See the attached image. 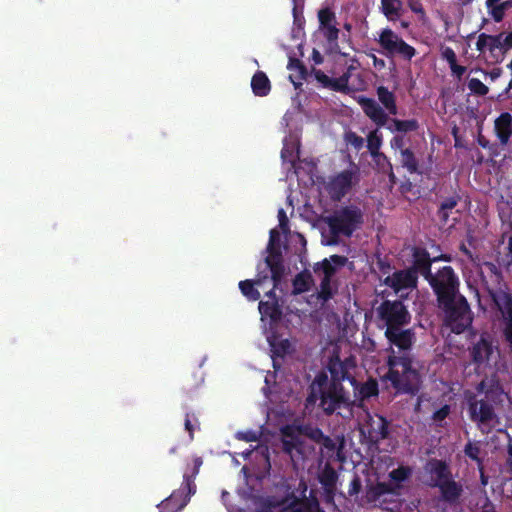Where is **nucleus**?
<instances>
[{"label": "nucleus", "mask_w": 512, "mask_h": 512, "mask_svg": "<svg viewBox=\"0 0 512 512\" xmlns=\"http://www.w3.org/2000/svg\"><path fill=\"white\" fill-rule=\"evenodd\" d=\"M421 274L437 295L439 307L445 313V324L454 333H462L471 325L472 315L467 300L458 293L459 280L454 270L450 266H444L432 274L430 265L425 264L421 268Z\"/></svg>", "instance_id": "obj_1"}, {"label": "nucleus", "mask_w": 512, "mask_h": 512, "mask_svg": "<svg viewBox=\"0 0 512 512\" xmlns=\"http://www.w3.org/2000/svg\"><path fill=\"white\" fill-rule=\"evenodd\" d=\"M351 387V392L343 386L338 379L329 382L325 373H319L310 385V394L307 397V405L315 404L320 400V406L326 413H333L340 408H349L356 400L363 401L378 394V384L375 380H369L361 385L349 376H342Z\"/></svg>", "instance_id": "obj_2"}, {"label": "nucleus", "mask_w": 512, "mask_h": 512, "mask_svg": "<svg viewBox=\"0 0 512 512\" xmlns=\"http://www.w3.org/2000/svg\"><path fill=\"white\" fill-rule=\"evenodd\" d=\"M329 438L322 431L309 425H287L281 429V442L283 451L289 455L294 470L305 468L307 461L315 454L312 442L323 443L327 446Z\"/></svg>", "instance_id": "obj_3"}, {"label": "nucleus", "mask_w": 512, "mask_h": 512, "mask_svg": "<svg viewBox=\"0 0 512 512\" xmlns=\"http://www.w3.org/2000/svg\"><path fill=\"white\" fill-rule=\"evenodd\" d=\"M379 326L385 327V336L389 341L388 350L399 349V352L411 349L415 334L411 329H403L410 322V314L400 301H384L377 308Z\"/></svg>", "instance_id": "obj_4"}, {"label": "nucleus", "mask_w": 512, "mask_h": 512, "mask_svg": "<svg viewBox=\"0 0 512 512\" xmlns=\"http://www.w3.org/2000/svg\"><path fill=\"white\" fill-rule=\"evenodd\" d=\"M479 273L484 287L500 313L503 334L512 349V295L503 289L502 274L495 264L483 263Z\"/></svg>", "instance_id": "obj_5"}, {"label": "nucleus", "mask_w": 512, "mask_h": 512, "mask_svg": "<svg viewBox=\"0 0 512 512\" xmlns=\"http://www.w3.org/2000/svg\"><path fill=\"white\" fill-rule=\"evenodd\" d=\"M410 350L399 352V349L393 348L389 352L387 363L389 366L388 378L392 385L401 393L414 394L420 387V375L412 367Z\"/></svg>", "instance_id": "obj_6"}, {"label": "nucleus", "mask_w": 512, "mask_h": 512, "mask_svg": "<svg viewBox=\"0 0 512 512\" xmlns=\"http://www.w3.org/2000/svg\"><path fill=\"white\" fill-rule=\"evenodd\" d=\"M378 101L366 96H359L357 102L364 114L379 128L386 126L389 115H396L398 108L396 96L384 86L376 89Z\"/></svg>", "instance_id": "obj_7"}, {"label": "nucleus", "mask_w": 512, "mask_h": 512, "mask_svg": "<svg viewBox=\"0 0 512 512\" xmlns=\"http://www.w3.org/2000/svg\"><path fill=\"white\" fill-rule=\"evenodd\" d=\"M334 238L350 237L363 223L362 211L353 205L341 207L324 218ZM337 239L327 241L328 245L337 244Z\"/></svg>", "instance_id": "obj_8"}, {"label": "nucleus", "mask_w": 512, "mask_h": 512, "mask_svg": "<svg viewBox=\"0 0 512 512\" xmlns=\"http://www.w3.org/2000/svg\"><path fill=\"white\" fill-rule=\"evenodd\" d=\"M349 413L356 415L359 432L366 442L377 443L387 437L388 422L384 417L371 414L362 405H358L356 410H350Z\"/></svg>", "instance_id": "obj_9"}, {"label": "nucleus", "mask_w": 512, "mask_h": 512, "mask_svg": "<svg viewBox=\"0 0 512 512\" xmlns=\"http://www.w3.org/2000/svg\"><path fill=\"white\" fill-rule=\"evenodd\" d=\"M466 398L470 420L482 433L491 432L499 424V418L493 406L484 399H477L474 394H469Z\"/></svg>", "instance_id": "obj_10"}, {"label": "nucleus", "mask_w": 512, "mask_h": 512, "mask_svg": "<svg viewBox=\"0 0 512 512\" xmlns=\"http://www.w3.org/2000/svg\"><path fill=\"white\" fill-rule=\"evenodd\" d=\"M376 41L386 56H400L410 61L416 55L415 48L406 43L390 28L380 30Z\"/></svg>", "instance_id": "obj_11"}, {"label": "nucleus", "mask_w": 512, "mask_h": 512, "mask_svg": "<svg viewBox=\"0 0 512 512\" xmlns=\"http://www.w3.org/2000/svg\"><path fill=\"white\" fill-rule=\"evenodd\" d=\"M347 261V258L339 255H332L330 260L325 259L323 262L318 263L315 266L314 272L315 277L319 281V297L323 300H328L334 291L332 284V277L335 274V267L343 266Z\"/></svg>", "instance_id": "obj_12"}, {"label": "nucleus", "mask_w": 512, "mask_h": 512, "mask_svg": "<svg viewBox=\"0 0 512 512\" xmlns=\"http://www.w3.org/2000/svg\"><path fill=\"white\" fill-rule=\"evenodd\" d=\"M355 182V173L349 170L342 171L331 177L325 185L329 196L336 201L344 197Z\"/></svg>", "instance_id": "obj_13"}, {"label": "nucleus", "mask_w": 512, "mask_h": 512, "mask_svg": "<svg viewBox=\"0 0 512 512\" xmlns=\"http://www.w3.org/2000/svg\"><path fill=\"white\" fill-rule=\"evenodd\" d=\"M416 282L417 273L415 270L398 271L385 279V284L390 286L396 293L414 288Z\"/></svg>", "instance_id": "obj_14"}, {"label": "nucleus", "mask_w": 512, "mask_h": 512, "mask_svg": "<svg viewBox=\"0 0 512 512\" xmlns=\"http://www.w3.org/2000/svg\"><path fill=\"white\" fill-rule=\"evenodd\" d=\"M496 354L497 351L492 344L484 338H481L471 349L473 362L478 366L488 365Z\"/></svg>", "instance_id": "obj_15"}, {"label": "nucleus", "mask_w": 512, "mask_h": 512, "mask_svg": "<svg viewBox=\"0 0 512 512\" xmlns=\"http://www.w3.org/2000/svg\"><path fill=\"white\" fill-rule=\"evenodd\" d=\"M494 131L499 143L507 145L512 136V115L508 112L501 113L494 120Z\"/></svg>", "instance_id": "obj_16"}, {"label": "nucleus", "mask_w": 512, "mask_h": 512, "mask_svg": "<svg viewBox=\"0 0 512 512\" xmlns=\"http://www.w3.org/2000/svg\"><path fill=\"white\" fill-rule=\"evenodd\" d=\"M425 470L430 476V485L434 487H438L441 485V483L451 477V473L447 465L439 460L429 461L425 467Z\"/></svg>", "instance_id": "obj_17"}, {"label": "nucleus", "mask_w": 512, "mask_h": 512, "mask_svg": "<svg viewBox=\"0 0 512 512\" xmlns=\"http://www.w3.org/2000/svg\"><path fill=\"white\" fill-rule=\"evenodd\" d=\"M478 393L485 394L487 398L497 399L504 391L496 376L484 378L476 387Z\"/></svg>", "instance_id": "obj_18"}, {"label": "nucleus", "mask_w": 512, "mask_h": 512, "mask_svg": "<svg viewBox=\"0 0 512 512\" xmlns=\"http://www.w3.org/2000/svg\"><path fill=\"white\" fill-rule=\"evenodd\" d=\"M476 49L480 55H484L486 52L494 54L497 49L501 50L500 35L479 34L476 41Z\"/></svg>", "instance_id": "obj_19"}, {"label": "nucleus", "mask_w": 512, "mask_h": 512, "mask_svg": "<svg viewBox=\"0 0 512 512\" xmlns=\"http://www.w3.org/2000/svg\"><path fill=\"white\" fill-rule=\"evenodd\" d=\"M266 296L269 298V300L259 302V312L262 315V317H267L270 318L271 320H276L280 316V309L275 297L274 290L271 289L268 292H266Z\"/></svg>", "instance_id": "obj_20"}, {"label": "nucleus", "mask_w": 512, "mask_h": 512, "mask_svg": "<svg viewBox=\"0 0 512 512\" xmlns=\"http://www.w3.org/2000/svg\"><path fill=\"white\" fill-rule=\"evenodd\" d=\"M381 11L389 21L401 18L404 12L401 0H381Z\"/></svg>", "instance_id": "obj_21"}, {"label": "nucleus", "mask_w": 512, "mask_h": 512, "mask_svg": "<svg viewBox=\"0 0 512 512\" xmlns=\"http://www.w3.org/2000/svg\"><path fill=\"white\" fill-rule=\"evenodd\" d=\"M264 279L258 278L256 280H245L239 283V288L242 294L250 301H256L260 298V292L256 287H261Z\"/></svg>", "instance_id": "obj_22"}, {"label": "nucleus", "mask_w": 512, "mask_h": 512, "mask_svg": "<svg viewBox=\"0 0 512 512\" xmlns=\"http://www.w3.org/2000/svg\"><path fill=\"white\" fill-rule=\"evenodd\" d=\"M251 87L256 96L263 97L270 92V81L264 72L258 71L252 77Z\"/></svg>", "instance_id": "obj_23"}, {"label": "nucleus", "mask_w": 512, "mask_h": 512, "mask_svg": "<svg viewBox=\"0 0 512 512\" xmlns=\"http://www.w3.org/2000/svg\"><path fill=\"white\" fill-rule=\"evenodd\" d=\"M441 490L442 496L447 501H453L457 499L461 493V487L451 479H447L441 485L438 486Z\"/></svg>", "instance_id": "obj_24"}, {"label": "nucleus", "mask_w": 512, "mask_h": 512, "mask_svg": "<svg viewBox=\"0 0 512 512\" xmlns=\"http://www.w3.org/2000/svg\"><path fill=\"white\" fill-rule=\"evenodd\" d=\"M391 132H410L418 129V122L415 119L399 120L392 119L391 125L388 127Z\"/></svg>", "instance_id": "obj_25"}, {"label": "nucleus", "mask_w": 512, "mask_h": 512, "mask_svg": "<svg viewBox=\"0 0 512 512\" xmlns=\"http://www.w3.org/2000/svg\"><path fill=\"white\" fill-rule=\"evenodd\" d=\"M383 143L382 133L378 128L369 132L367 136V148L371 155L380 152V148Z\"/></svg>", "instance_id": "obj_26"}, {"label": "nucleus", "mask_w": 512, "mask_h": 512, "mask_svg": "<svg viewBox=\"0 0 512 512\" xmlns=\"http://www.w3.org/2000/svg\"><path fill=\"white\" fill-rule=\"evenodd\" d=\"M312 283L311 277L306 273H299L293 280V293L300 294L309 290Z\"/></svg>", "instance_id": "obj_27"}, {"label": "nucleus", "mask_w": 512, "mask_h": 512, "mask_svg": "<svg viewBox=\"0 0 512 512\" xmlns=\"http://www.w3.org/2000/svg\"><path fill=\"white\" fill-rule=\"evenodd\" d=\"M401 164L410 173H415L418 170V162L410 149L401 150Z\"/></svg>", "instance_id": "obj_28"}, {"label": "nucleus", "mask_w": 512, "mask_h": 512, "mask_svg": "<svg viewBox=\"0 0 512 512\" xmlns=\"http://www.w3.org/2000/svg\"><path fill=\"white\" fill-rule=\"evenodd\" d=\"M487 7L490 9V13L493 19L496 22H499L503 19L505 10L512 7V0H507L501 4H494Z\"/></svg>", "instance_id": "obj_29"}, {"label": "nucleus", "mask_w": 512, "mask_h": 512, "mask_svg": "<svg viewBox=\"0 0 512 512\" xmlns=\"http://www.w3.org/2000/svg\"><path fill=\"white\" fill-rule=\"evenodd\" d=\"M373 160L375 161L376 165L383 171V172H389V176L391 179L394 178V173L392 171V165L389 162L386 155H384L381 152H378L376 154L371 155Z\"/></svg>", "instance_id": "obj_30"}, {"label": "nucleus", "mask_w": 512, "mask_h": 512, "mask_svg": "<svg viewBox=\"0 0 512 512\" xmlns=\"http://www.w3.org/2000/svg\"><path fill=\"white\" fill-rule=\"evenodd\" d=\"M468 88L472 93L480 96H484L489 92V88L477 78L469 79Z\"/></svg>", "instance_id": "obj_31"}, {"label": "nucleus", "mask_w": 512, "mask_h": 512, "mask_svg": "<svg viewBox=\"0 0 512 512\" xmlns=\"http://www.w3.org/2000/svg\"><path fill=\"white\" fill-rule=\"evenodd\" d=\"M456 205H457V199L454 197L448 198L445 201H443L440 206L439 212H438L439 217L442 220L446 221L448 218V211L455 208Z\"/></svg>", "instance_id": "obj_32"}, {"label": "nucleus", "mask_w": 512, "mask_h": 512, "mask_svg": "<svg viewBox=\"0 0 512 512\" xmlns=\"http://www.w3.org/2000/svg\"><path fill=\"white\" fill-rule=\"evenodd\" d=\"M410 474H411L410 468L401 466V467L394 469L393 471L390 472V478L394 482L400 483V482L406 480Z\"/></svg>", "instance_id": "obj_33"}, {"label": "nucleus", "mask_w": 512, "mask_h": 512, "mask_svg": "<svg viewBox=\"0 0 512 512\" xmlns=\"http://www.w3.org/2000/svg\"><path fill=\"white\" fill-rule=\"evenodd\" d=\"M344 139L347 144L353 146L357 150H360L364 146V139L361 136H358L355 132H347Z\"/></svg>", "instance_id": "obj_34"}, {"label": "nucleus", "mask_w": 512, "mask_h": 512, "mask_svg": "<svg viewBox=\"0 0 512 512\" xmlns=\"http://www.w3.org/2000/svg\"><path fill=\"white\" fill-rule=\"evenodd\" d=\"M348 81H349V76L347 74H344L340 78L331 79L329 87L335 91L344 92L348 89Z\"/></svg>", "instance_id": "obj_35"}, {"label": "nucleus", "mask_w": 512, "mask_h": 512, "mask_svg": "<svg viewBox=\"0 0 512 512\" xmlns=\"http://www.w3.org/2000/svg\"><path fill=\"white\" fill-rule=\"evenodd\" d=\"M178 493H173L169 498L164 500L160 505L161 512H177L186 505V501L180 504L177 508L170 510V506L177 499Z\"/></svg>", "instance_id": "obj_36"}, {"label": "nucleus", "mask_w": 512, "mask_h": 512, "mask_svg": "<svg viewBox=\"0 0 512 512\" xmlns=\"http://www.w3.org/2000/svg\"><path fill=\"white\" fill-rule=\"evenodd\" d=\"M260 433L254 430L239 431L236 438L245 442H257L260 439Z\"/></svg>", "instance_id": "obj_37"}, {"label": "nucleus", "mask_w": 512, "mask_h": 512, "mask_svg": "<svg viewBox=\"0 0 512 512\" xmlns=\"http://www.w3.org/2000/svg\"><path fill=\"white\" fill-rule=\"evenodd\" d=\"M322 33L329 42H335L338 39L339 30L334 23L321 27Z\"/></svg>", "instance_id": "obj_38"}, {"label": "nucleus", "mask_w": 512, "mask_h": 512, "mask_svg": "<svg viewBox=\"0 0 512 512\" xmlns=\"http://www.w3.org/2000/svg\"><path fill=\"white\" fill-rule=\"evenodd\" d=\"M320 28L334 23L335 16L329 9H321L318 13Z\"/></svg>", "instance_id": "obj_39"}, {"label": "nucleus", "mask_w": 512, "mask_h": 512, "mask_svg": "<svg viewBox=\"0 0 512 512\" xmlns=\"http://www.w3.org/2000/svg\"><path fill=\"white\" fill-rule=\"evenodd\" d=\"M465 454L471 458L472 460H475L477 462H480L479 454H480V447L476 443L469 442L465 446Z\"/></svg>", "instance_id": "obj_40"}, {"label": "nucleus", "mask_w": 512, "mask_h": 512, "mask_svg": "<svg viewBox=\"0 0 512 512\" xmlns=\"http://www.w3.org/2000/svg\"><path fill=\"white\" fill-rule=\"evenodd\" d=\"M450 413V406L444 405L440 409L436 410L433 415L432 419L436 423H441Z\"/></svg>", "instance_id": "obj_41"}, {"label": "nucleus", "mask_w": 512, "mask_h": 512, "mask_svg": "<svg viewBox=\"0 0 512 512\" xmlns=\"http://www.w3.org/2000/svg\"><path fill=\"white\" fill-rule=\"evenodd\" d=\"M441 56L444 60L448 62L449 66L457 62L456 53L450 47H443L441 49Z\"/></svg>", "instance_id": "obj_42"}, {"label": "nucleus", "mask_w": 512, "mask_h": 512, "mask_svg": "<svg viewBox=\"0 0 512 512\" xmlns=\"http://www.w3.org/2000/svg\"><path fill=\"white\" fill-rule=\"evenodd\" d=\"M501 51L512 48V31L509 33H500Z\"/></svg>", "instance_id": "obj_43"}, {"label": "nucleus", "mask_w": 512, "mask_h": 512, "mask_svg": "<svg viewBox=\"0 0 512 512\" xmlns=\"http://www.w3.org/2000/svg\"><path fill=\"white\" fill-rule=\"evenodd\" d=\"M429 405H430L429 399H425L423 396H420L418 398L417 404L415 405V412H417V413L428 412L430 410L428 407Z\"/></svg>", "instance_id": "obj_44"}, {"label": "nucleus", "mask_w": 512, "mask_h": 512, "mask_svg": "<svg viewBox=\"0 0 512 512\" xmlns=\"http://www.w3.org/2000/svg\"><path fill=\"white\" fill-rule=\"evenodd\" d=\"M313 75L324 87H329L331 78H329L324 72L321 70H313Z\"/></svg>", "instance_id": "obj_45"}, {"label": "nucleus", "mask_w": 512, "mask_h": 512, "mask_svg": "<svg viewBox=\"0 0 512 512\" xmlns=\"http://www.w3.org/2000/svg\"><path fill=\"white\" fill-rule=\"evenodd\" d=\"M452 72V75L457 77L458 79H461L463 74L466 71V67L458 65L457 62L449 66Z\"/></svg>", "instance_id": "obj_46"}, {"label": "nucleus", "mask_w": 512, "mask_h": 512, "mask_svg": "<svg viewBox=\"0 0 512 512\" xmlns=\"http://www.w3.org/2000/svg\"><path fill=\"white\" fill-rule=\"evenodd\" d=\"M278 220L280 228L285 231L288 227V218L283 208L278 210Z\"/></svg>", "instance_id": "obj_47"}, {"label": "nucleus", "mask_w": 512, "mask_h": 512, "mask_svg": "<svg viewBox=\"0 0 512 512\" xmlns=\"http://www.w3.org/2000/svg\"><path fill=\"white\" fill-rule=\"evenodd\" d=\"M407 3L413 12L420 14L424 13L423 7L418 0H407Z\"/></svg>", "instance_id": "obj_48"}, {"label": "nucleus", "mask_w": 512, "mask_h": 512, "mask_svg": "<svg viewBox=\"0 0 512 512\" xmlns=\"http://www.w3.org/2000/svg\"><path fill=\"white\" fill-rule=\"evenodd\" d=\"M370 57L372 58L373 66L375 69L382 70L386 67L385 60L378 58L375 54H371Z\"/></svg>", "instance_id": "obj_49"}, {"label": "nucleus", "mask_w": 512, "mask_h": 512, "mask_svg": "<svg viewBox=\"0 0 512 512\" xmlns=\"http://www.w3.org/2000/svg\"><path fill=\"white\" fill-rule=\"evenodd\" d=\"M183 486H184L183 490L187 489L189 494L195 493V488L196 487H195L193 481L189 477H187V476L184 477Z\"/></svg>", "instance_id": "obj_50"}, {"label": "nucleus", "mask_w": 512, "mask_h": 512, "mask_svg": "<svg viewBox=\"0 0 512 512\" xmlns=\"http://www.w3.org/2000/svg\"><path fill=\"white\" fill-rule=\"evenodd\" d=\"M391 147L393 149H401L402 150V147L404 145V140H403V137L402 136H395L391 142Z\"/></svg>", "instance_id": "obj_51"}, {"label": "nucleus", "mask_w": 512, "mask_h": 512, "mask_svg": "<svg viewBox=\"0 0 512 512\" xmlns=\"http://www.w3.org/2000/svg\"><path fill=\"white\" fill-rule=\"evenodd\" d=\"M281 156L284 160H288L289 162H294L298 156H293L292 153H290L288 146H285L282 149Z\"/></svg>", "instance_id": "obj_52"}, {"label": "nucleus", "mask_w": 512, "mask_h": 512, "mask_svg": "<svg viewBox=\"0 0 512 512\" xmlns=\"http://www.w3.org/2000/svg\"><path fill=\"white\" fill-rule=\"evenodd\" d=\"M311 59H312L313 63L316 65H319L323 62V56L316 49H313Z\"/></svg>", "instance_id": "obj_53"}, {"label": "nucleus", "mask_w": 512, "mask_h": 512, "mask_svg": "<svg viewBox=\"0 0 512 512\" xmlns=\"http://www.w3.org/2000/svg\"><path fill=\"white\" fill-rule=\"evenodd\" d=\"M478 71H480L481 73H483L486 76H489L492 81L496 80L501 75V70L500 69H494V70H492L489 73H487V72H485V71H483L481 69H479Z\"/></svg>", "instance_id": "obj_54"}, {"label": "nucleus", "mask_w": 512, "mask_h": 512, "mask_svg": "<svg viewBox=\"0 0 512 512\" xmlns=\"http://www.w3.org/2000/svg\"><path fill=\"white\" fill-rule=\"evenodd\" d=\"M507 250H508V253L506 254L507 265L512 266V236H510L508 239Z\"/></svg>", "instance_id": "obj_55"}, {"label": "nucleus", "mask_w": 512, "mask_h": 512, "mask_svg": "<svg viewBox=\"0 0 512 512\" xmlns=\"http://www.w3.org/2000/svg\"><path fill=\"white\" fill-rule=\"evenodd\" d=\"M185 429L190 433V438L192 439L193 438L194 426L191 423V420L189 419L188 415H187V417L185 419Z\"/></svg>", "instance_id": "obj_56"}, {"label": "nucleus", "mask_w": 512, "mask_h": 512, "mask_svg": "<svg viewBox=\"0 0 512 512\" xmlns=\"http://www.w3.org/2000/svg\"><path fill=\"white\" fill-rule=\"evenodd\" d=\"M352 485H353V490H352V491H350V494H353V493L358 492V488H357V486H359V482H358V480H357V479H354V480L352 481Z\"/></svg>", "instance_id": "obj_57"}, {"label": "nucleus", "mask_w": 512, "mask_h": 512, "mask_svg": "<svg viewBox=\"0 0 512 512\" xmlns=\"http://www.w3.org/2000/svg\"><path fill=\"white\" fill-rule=\"evenodd\" d=\"M499 1H500V0H487V1H486V5H487V6H492V5H494V4H498V2H499Z\"/></svg>", "instance_id": "obj_58"}, {"label": "nucleus", "mask_w": 512, "mask_h": 512, "mask_svg": "<svg viewBox=\"0 0 512 512\" xmlns=\"http://www.w3.org/2000/svg\"><path fill=\"white\" fill-rule=\"evenodd\" d=\"M473 0H459V2L463 5L471 3Z\"/></svg>", "instance_id": "obj_59"}, {"label": "nucleus", "mask_w": 512, "mask_h": 512, "mask_svg": "<svg viewBox=\"0 0 512 512\" xmlns=\"http://www.w3.org/2000/svg\"><path fill=\"white\" fill-rule=\"evenodd\" d=\"M293 14H294L295 19H297V7L296 6H294V8H293Z\"/></svg>", "instance_id": "obj_60"}, {"label": "nucleus", "mask_w": 512, "mask_h": 512, "mask_svg": "<svg viewBox=\"0 0 512 512\" xmlns=\"http://www.w3.org/2000/svg\"><path fill=\"white\" fill-rule=\"evenodd\" d=\"M508 451H509L510 456H512V443L509 444Z\"/></svg>", "instance_id": "obj_61"}, {"label": "nucleus", "mask_w": 512, "mask_h": 512, "mask_svg": "<svg viewBox=\"0 0 512 512\" xmlns=\"http://www.w3.org/2000/svg\"><path fill=\"white\" fill-rule=\"evenodd\" d=\"M401 25H402V27H404V28L408 27V23H407V22H402V23H401Z\"/></svg>", "instance_id": "obj_62"}]
</instances>
